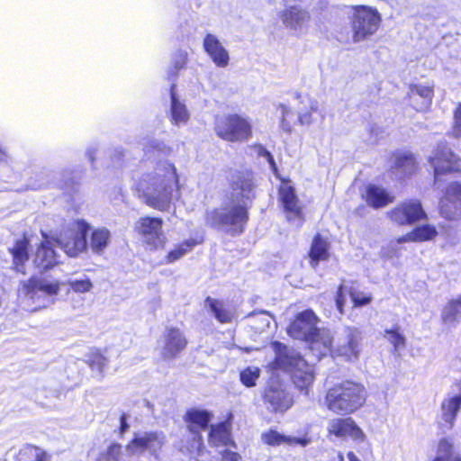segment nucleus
<instances>
[{
    "label": "nucleus",
    "mask_w": 461,
    "mask_h": 461,
    "mask_svg": "<svg viewBox=\"0 0 461 461\" xmlns=\"http://www.w3.org/2000/svg\"><path fill=\"white\" fill-rule=\"evenodd\" d=\"M140 226L138 227L139 232L144 233V219H140L139 222Z\"/></svg>",
    "instance_id": "338daca9"
},
{
    "label": "nucleus",
    "mask_w": 461,
    "mask_h": 461,
    "mask_svg": "<svg viewBox=\"0 0 461 461\" xmlns=\"http://www.w3.org/2000/svg\"><path fill=\"white\" fill-rule=\"evenodd\" d=\"M255 151L259 157L265 158L267 160H268L270 158L273 157V155L268 151L263 145L258 144L255 146Z\"/></svg>",
    "instance_id": "bf43d9fd"
},
{
    "label": "nucleus",
    "mask_w": 461,
    "mask_h": 461,
    "mask_svg": "<svg viewBox=\"0 0 461 461\" xmlns=\"http://www.w3.org/2000/svg\"><path fill=\"white\" fill-rule=\"evenodd\" d=\"M230 199L249 207L256 196V184L251 171L235 172L230 180Z\"/></svg>",
    "instance_id": "f8f14e48"
},
{
    "label": "nucleus",
    "mask_w": 461,
    "mask_h": 461,
    "mask_svg": "<svg viewBox=\"0 0 461 461\" xmlns=\"http://www.w3.org/2000/svg\"><path fill=\"white\" fill-rule=\"evenodd\" d=\"M67 285L77 294L89 293L94 287L92 281L88 277L83 279H68Z\"/></svg>",
    "instance_id": "c03bdc74"
},
{
    "label": "nucleus",
    "mask_w": 461,
    "mask_h": 461,
    "mask_svg": "<svg viewBox=\"0 0 461 461\" xmlns=\"http://www.w3.org/2000/svg\"><path fill=\"white\" fill-rule=\"evenodd\" d=\"M42 234L45 240L38 246L33 258V264L41 270H48L55 267L59 263V259L53 249L54 239L49 240L44 233Z\"/></svg>",
    "instance_id": "aec40b11"
},
{
    "label": "nucleus",
    "mask_w": 461,
    "mask_h": 461,
    "mask_svg": "<svg viewBox=\"0 0 461 461\" xmlns=\"http://www.w3.org/2000/svg\"><path fill=\"white\" fill-rule=\"evenodd\" d=\"M121 455V445L113 443L109 446L105 453L101 455L99 461H119Z\"/></svg>",
    "instance_id": "8fccbe9b"
},
{
    "label": "nucleus",
    "mask_w": 461,
    "mask_h": 461,
    "mask_svg": "<svg viewBox=\"0 0 461 461\" xmlns=\"http://www.w3.org/2000/svg\"><path fill=\"white\" fill-rule=\"evenodd\" d=\"M260 369L257 366H248L240 373V380L246 387H253L260 376Z\"/></svg>",
    "instance_id": "79ce46f5"
},
{
    "label": "nucleus",
    "mask_w": 461,
    "mask_h": 461,
    "mask_svg": "<svg viewBox=\"0 0 461 461\" xmlns=\"http://www.w3.org/2000/svg\"><path fill=\"white\" fill-rule=\"evenodd\" d=\"M145 406H146V409H147V408H148V409H152V407H153V406H152L149 402H147V401H146ZM151 411H153V410H151Z\"/></svg>",
    "instance_id": "774afa93"
},
{
    "label": "nucleus",
    "mask_w": 461,
    "mask_h": 461,
    "mask_svg": "<svg viewBox=\"0 0 461 461\" xmlns=\"http://www.w3.org/2000/svg\"><path fill=\"white\" fill-rule=\"evenodd\" d=\"M214 130L220 138L230 142L245 140L251 135L250 122L238 114L216 117Z\"/></svg>",
    "instance_id": "6e6552de"
},
{
    "label": "nucleus",
    "mask_w": 461,
    "mask_h": 461,
    "mask_svg": "<svg viewBox=\"0 0 461 461\" xmlns=\"http://www.w3.org/2000/svg\"><path fill=\"white\" fill-rule=\"evenodd\" d=\"M276 357L272 363L274 369H281L290 373L291 379L299 389L307 388L314 381V368L294 350L288 348L280 342L273 344Z\"/></svg>",
    "instance_id": "20e7f679"
},
{
    "label": "nucleus",
    "mask_w": 461,
    "mask_h": 461,
    "mask_svg": "<svg viewBox=\"0 0 461 461\" xmlns=\"http://www.w3.org/2000/svg\"><path fill=\"white\" fill-rule=\"evenodd\" d=\"M349 296L355 307H362L372 302V295L364 292L350 289Z\"/></svg>",
    "instance_id": "49530a36"
},
{
    "label": "nucleus",
    "mask_w": 461,
    "mask_h": 461,
    "mask_svg": "<svg viewBox=\"0 0 461 461\" xmlns=\"http://www.w3.org/2000/svg\"><path fill=\"white\" fill-rule=\"evenodd\" d=\"M249 206L233 200L221 207L206 212L205 222L208 226L224 230L231 236L241 234L249 221Z\"/></svg>",
    "instance_id": "39448f33"
},
{
    "label": "nucleus",
    "mask_w": 461,
    "mask_h": 461,
    "mask_svg": "<svg viewBox=\"0 0 461 461\" xmlns=\"http://www.w3.org/2000/svg\"><path fill=\"white\" fill-rule=\"evenodd\" d=\"M203 49L217 67L225 68L228 66L230 61L229 52L215 35L211 33L205 35Z\"/></svg>",
    "instance_id": "412c9836"
},
{
    "label": "nucleus",
    "mask_w": 461,
    "mask_h": 461,
    "mask_svg": "<svg viewBox=\"0 0 461 461\" xmlns=\"http://www.w3.org/2000/svg\"><path fill=\"white\" fill-rule=\"evenodd\" d=\"M317 108H318L317 102L314 100H310V110L312 112H315V111H317Z\"/></svg>",
    "instance_id": "0e129e2a"
},
{
    "label": "nucleus",
    "mask_w": 461,
    "mask_h": 461,
    "mask_svg": "<svg viewBox=\"0 0 461 461\" xmlns=\"http://www.w3.org/2000/svg\"><path fill=\"white\" fill-rule=\"evenodd\" d=\"M132 421H133V418L129 414L123 413L120 417L119 432L122 436L124 435L129 430V429L132 425Z\"/></svg>",
    "instance_id": "603ef678"
},
{
    "label": "nucleus",
    "mask_w": 461,
    "mask_h": 461,
    "mask_svg": "<svg viewBox=\"0 0 461 461\" xmlns=\"http://www.w3.org/2000/svg\"><path fill=\"white\" fill-rule=\"evenodd\" d=\"M366 201L368 205L377 209L393 202V197L384 188L375 185H369L366 190Z\"/></svg>",
    "instance_id": "c756f323"
},
{
    "label": "nucleus",
    "mask_w": 461,
    "mask_h": 461,
    "mask_svg": "<svg viewBox=\"0 0 461 461\" xmlns=\"http://www.w3.org/2000/svg\"><path fill=\"white\" fill-rule=\"evenodd\" d=\"M267 162H268L270 168L273 171L274 175L277 176L278 168H277L276 163L274 159V157L270 158L267 160Z\"/></svg>",
    "instance_id": "052dcab7"
},
{
    "label": "nucleus",
    "mask_w": 461,
    "mask_h": 461,
    "mask_svg": "<svg viewBox=\"0 0 461 461\" xmlns=\"http://www.w3.org/2000/svg\"><path fill=\"white\" fill-rule=\"evenodd\" d=\"M256 316L262 317L260 319L261 324L257 327L259 330H265L267 328L270 326V321L273 319L272 315H270L267 311H259V312H252L248 315V318H254Z\"/></svg>",
    "instance_id": "3c124183"
},
{
    "label": "nucleus",
    "mask_w": 461,
    "mask_h": 461,
    "mask_svg": "<svg viewBox=\"0 0 461 461\" xmlns=\"http://www.w3.org/2000/svg\"><path fill=\"white\" fill-rule=\"evenodd\" d=\"M94 153H95V150H94V149H88L86 150V155H87V157L89 158V159H90L91 161H94V159H95V158H94Z\"/></svg>",
    "instance_id": "69168bd1"
},
{
    "label": "nucleus",
    "mask_w": 461,
    "mask_h": 461,
    "mask_svg": "<svg viewBox=\"0 0 461 461\" xmlns=\"http://www.w3.org/2000/svg\"><path fill=\"white\" fill-rule=\"evenodd\" d=\"M297 122L301 125H311L312 123V116L311 113H298Z\"/></svg>",
    "instance_id": "4d7b16f0"
},
{
    "label": "nucleus",
    "mask_w": 461,
    "mask_h": 461,
    "mask_svg": "<svg viewBox=\"0 0 461 461\" xmlns=\"http://www.w3.org/2000/svg\"><path fill=\"white\" fill-rule=\"evenodd\" d=\"M16 461H48V456L41 448L27 446L19 451Z\"/></svg>",
    "instance_id": "e433bc0d"
},
{
    "label": "nucleus",
    "mask_w": 461,
    "mask_h": 461,
    "mask_svg": "<svg viewBox=\"0 0 461 461\" xmlns=\"http://www.w3.org/2000/svg\"><path fill=\"white\" fill-rule=\"evenodd\" d=\"M437 235V230L434 226L424 224L415 228L412 231L399 238L397 243L402 244L407 241H424L434 238Z\"/></svg>",
    "instance_id": "2f4dec72"
},
{
    "label": "nucleus",
    "mask_w": 461,
    "mask_h": 461,
    "mask_svg": "<svg viewBox=\"0 0 461 461\" xmlns=\"http://www.w3.org/2000/svg\"><path fill=\"white\" fill-rule=\"evenodd\" d=\"M126 455L140 456L144 453V438L135 437L126 447Z\"/></svg>",
    "instance_id": "a18cd8bd"
},
{
    "label": "nucleus",
    "mask_w": 461,
    "mask_h": 461,
    "mask_svg": "<svg viewBox=\"0 0 461 461\" xmlns=\"http://www.w3.org/2000/svg\"><path fill=\"white\" fill-rule=\"evenodd\" d=\"M161 354L165 359H173L186 347L187 339L182 330L177 328H167L162 336Z\"/></svg>",
    "instance_id": "a211bd4d"
},
{
    "label": "nucleus",
    "mask_w": 461,
    "mask_h": 461,
    "mask_svg": "<svg viewBox=\"0 0 461 461\" xmlns=\"http://www.w3.org/2000/svg\"><path fill=\"white\" fill-rule=\"evenodd\" d=\"M461 410V382L456 383L440 405L442 427L451 429Z\"/></svg>",
    "instance_id": "2eb2a0df"
},
{
    "label": "nucleus",
    "mask_w": 461,
    "mask_h": 461,
    "mask_svg": "<svg viewBox=\"0 0 461 461\" xmlns=\"http://www.w3.org/2000/svg\"><path fill=\"white\" fill-rule=\"evenodd\" d=\"M384 338L393 346L394 351H399L405 347V338L399 331V328L385 330Z\"/></svg>",
    "instance_id": "37998d69"
},
{
    "label": "nucleus",
    "mask_w": 461,
    "mask_h": 461,
    "mask_svg": "<svg viewBox=\"0 0 461 461\" xmlns=\"http://www.w3.org/2000/svg\"><path fill=\"white\" fill-rule=\"evenodd\" d=\"M282 18L287 27L294 31H302L308 24L310 14L300 5H290L284 11Z\"/></svg>",
    "instance_id": "5701e85b"
},
{
    "label": "nucleus",
    "mask_w": 461,
    "mask_h": 461,
    "mask_svg": "<svg viewBox=\"0 0 461 461\" xmlns=\"http://www.w3.org/2000/svg\"><path fill=\"white\" fill-rule=\"evenodd\" d=\"M433 461H461L454 456L453 445L447 438H442L438 446L437 456Z\"/></svg>",
    "instance_id": "4c0bfd02"
},
{
    "label": "nucleus",
    "mask_w": 461,
    "mask_h": 461,
    "mask_svg": "<svg viewBox=\"0 0 461 461\" xmlns=\"http://www.w3.org/2000/svg\"><path fill=\"white\" fill-rule=\"evenodd\" d=\"M62 283L55 278L32 276L21 283L19 296L32 312L45 309L56 303Z\"/></svg>",
    "instance_id": "7ed1b4c3"
},
{
    "label": "nucleus",
    "mask_w": 461,
    "mask_h": 461,
    "mask_svg": "<svg viewBox=\"0 0 461 461\" xmlns=\"http://www.w3.org/2000/svg\"><path fill=\"white\" fill-rule=\"evenodd\" d=\"M261 441L270 447H278L283 443L288 445H300L301 447H306L312 443L311 438L305 434L303 437H291L281 434L276 429H269L261 434Z\"/></svg>",
    "instance_id": "4be33fe9"
},
{
    "label": "nucleus",
    "mask_w": 461,
    "mask_h": 461,
    "mask_svg": "<svg viewBox=\"0 0 461 461\" xmlns=\"http://www.w3.org/2000/svg\"><path fill=\"white\" fill-rule=\"evenodd\" d=\"M175 87V83H172L170 86V114L173 123L178 126L182 123H186L189 120L190 114L185 104L182 102L176 94Z\"/></svg>",
    "instance_id": "bb28decb"
},
{
    "label": "nucleus",
    "mask_w": 461,
    "mask_h": 461,
    "mask_svg": "<svg viewBox=\"0 0 461 461\" xmlns=\"http://www.w3.org/2000/svg\"><path fill=\"white\" fill-rule=\"evenodd\" d=\"M387 214L393 221L400 225L411 224L426 218V212L419 200H409L402 203L388 212Z\"/></svg>",
    "instance_id": "dca6fc26"
},
{
    "label": "nucleus",
    "mask_w": 461,
    "mask_h": 461,
    "mask_svg": "<svg viewBox=\"0 0 461 461\" xmlns=\"http://www.w3.org/2000/svg\"><path fill=\"white\" fill-rule=\"evenodd\" d=\"M149 149H152L154 151L156 150L159 153H162L163 155H167L170 152V148H168L163 142L153 141L149 143Z\"/></svg>",
    "instance_id": "6e6d98bb"
},
{
    "label": "nucleus",
    "mask_w": 461,
    "mask_h": 461,
    "mask_svg": "<svg viewBox=\"0 0 461 461\" xmlns=\"http://www.w3.org/2000/svg\"><path fill=\"white\" fill-rule=\"evenodd\" d=\"M394 169L399 172L396 175L399 178H402L407 175H410L415 170V158L411 153H402L397 155L394 160Z\"/></svg>",
    "instance_id": "72a5a7b5"
},
{
    "label": "nucleus",
    "mask_w": 461,
    "mask_h": 461,
    "mask_svg": "<svg viewBox=\"0 0 461 461\" xmlns=\"http://www.w3.org/2000/svg\"><path fill=\"white\" fill-rule=\"evenodd\" d=\"M165 442V435L162 432L146 433V450L148 449L155 458H158V451L161 449Z\"/></svg>",
    "instance_id": "ea45409f"
},
{
    "label": "nucleus",
    "mask_w": 461,
    "mask_h": 461,
    "mask_svg": "<svg viewBox=\"0 0 461 461\" xmlns=\"http://www.w3.org/2000/svg\"><path fill=\"white\" fill-rule=\"evenodd\" d=\"M54 173L41 169L36 171L32 176L30 177L28 186L32 189L37 190L49 186L52 183Z\"/></svg>",
    "instance_id": "f704fd0d"
},
{
    "label": "nucleus",
    "mask_w": 461,
    "mask_h": 461,
    "mask_svg": "<svg viewBox=\"0 0 461 461\" xmlns=\"http://www.w3.org/2000/svg\"><path fill=\"white\" fill-rule=\"evenodd\" d=\"M347 456L348 461H360L359 458L353 452H348Z\"/></svg>",
    "instance_id": "e2e57ef3"
},
{
    "label": "nucleus",
    "mask_w": 461,
    "mask_h": 461,
    "mask_svg": "<svg viewBox=\"0 0 461 461\" xmlns=\"http://www.w3.org/2000/svg\"><path fill=\"white\" fill-rule=\"evenodd\" d=\"M197 242L194 240H187L177 248L168 252L166 257V263H173L185 255Z\"/></svg>",
    "instance_id": "a19ab883"
},
{
    "label": "nucleus",
    "mask_w": 461,
    "mask_h": 461,
    "mask_svg": "<svg viewBox=\"0 0 461 461\" xmlns=\"http://www.w3.org/2000/svg\"><path fill=\"white\" fill-rule=\"evenodd\" d=\"M361 340L362 336L358 329L347 327L338 339L336 348L332 349L331 345L329 353L343 357L347 360L357 358L361 351Z\"/></svg>",
    "instance_id": "4468645a"
},
{
    "label": "nucleus",
    "mask_w": 461,
    "mask_h": 461,
    "mask_svg": "<svg viewBox=\"0 0 461 461\" xmlns=\"http://www.w3.org/2000/svg\"><path fill=\"white\" fill-rule=\"evenodd\" d=\"M366 397V393L363 385L345 381L334 384L327 391L324 403L334 413L349 414L365 403Z\"/></svg>",
    "instance_id": "423d86ee"
},
{
    "label": "nucleus",
    "mask_w": 461,
    "mask_h": 461,
    "mask_svg": "<svg viewBox=\"0 0 461 461\" xmlns=\"http://www.w3.org/2000/svg\"><path fill=\"white\" fill-rule=\"evenodd\" d=\"M29 240L24 237L17 240L15 244L9 249L13 256V263L18 272L25 274L24 264L29 259Z\"/></svg>",
    "instance_id": "c85d7f7f"
},
{
    "label": "nucleus",
    "mask_w": 461,
    "mask_h": 461,
    "mask_svg": "<svg viewBox=\"0 0 461 461\" xmlns=\"http://www.w3.org/2000/svg\"><path fill=\"white\" fill-rule=\"evenodd\" d=\"M455 122L453 126V135L456 138L461 137V104L458 105L454 115Z\"/></svg>",
    "instance_id": "864d4df0"
},
{
    "label": "nucleus",
    "mask_w": 461,
    "mask_h": 461,
    "mask_svg": "<svg viewBox=\"0 0 461 461\" xmlns=\"http://www.w3.org/2000/svg\"><path fill=\"white\" fill-rule=\"evenodd\" d=\"M327 430L329 434L337 438H350L353 440L362 442L365 434L351 418H335L329 421Z\"/></svg>",
    "instance_id": "f3484780"
},
{
    "label": "nucleus",
    "mask_w": 461,
    "mask_h": 461,
    "mask_svg": "<svg viewBox=\"0 0 461 461\" xmlns=\"http://www.w3.org/2000/svg\"><path fill=\"white\" fill-rule=\"evenodd\" d=\"M461 160L445 143L438 144L429 163L434 169V185L437 189L445 190L439 202L443 217L448 220L461 218V184L452 181L447 187L443 183L461 170Z\"/></svg>",
    "instance_id": "f257e3e1"
},
{
    "label": "nucleus",
    "mask_w": 461,
    "mask_h": 461,
    "mask_svg": "<svg viewBox=\"0 0 461 461\" xmlns=\"http://www.w3.org/2000/svg\"><path fill=\"white\" fill-rule=\"evenodd\" d=\"M289 180L282 179V185L278 189L280 201L283 207L287 213L288 221L297 220V225L302 224V210L298 205V198L295 194V189L291 185Z\"/></svg>",
    "instance_id": "6ab92c4d"
},
{
    "label": "nucleus",
    "mask_w": 461,
    "mask_h": 461,
    "mask_svg": "<svg viewBox=\"0 0 461 461\" xmlns=\"http://www.w3.org/2000/svg\"><path fill=\"white\" fill-rule=\"evenodd\" d=\"M263 397L265 402L268 404L267 409L272 411L284 412L293 405L292 395L277 378H271Z\"/></svg>",
    "instance_id": "ddd939ff"
},
{
    "label": "nucleus",
    "mask_w": 461,
    "mask_h": 461,
    "mask_svg": "<svg viewBox=\"0 0 461 461\" xmlns=\"http://www.w3.org/2000/svg\"><path fill=\"white\" fill-rule=\"evenodd\" d=\"M352 8L353 41L359 42L368 39L377 31L381 18L376 10L368 6L355 5Z\"/></svg>",
    "instance_id": "1a4fd4ad"
},
{
    "label": "nucleus",
    "mask_w": 461,
    "mask_h": 461,
    "mask_svg": "<svg viewBox=\"0 0 461 461\" xmlns=\"http://www.w3.org/2000/svg\"><path fill=\"white\" fill-rule=\"evenodd\" d=\"M162 220L160 218L146 217V245L152 249L162 248L166 237L161 230Z\"/></svg>",
    "instance_id": "393cba45"
},
{
    "label": "nucleus",
    "mask_w": 461,
    "mask_h": 461,
    "mask_svg": "<svg viewBox=\"0 0 461 461\" xmlns=\"http://www.w3.org/2000/svg\"><path fill=\"white\" fill-rule=\"evenodd\" d=\"M112 240L111 231L105 227L95 229L90 235L89 248L95 255H103Z\"/></svg>",
    "instance_id": "cd10ccee"
},
{
    "label": "nucleus",
    "mask_w": 461,
    "mask_h": 461,
    "mask_svg": "<svg viewBox=\"0 0 461 461\" xmlns=\"http://www.w3.org/2000/svg\"><path fill=\"white\" fill-rule=\"evenodd\" d=\"M212 417V415L210 411L196 408L190 409L185 412L184 420L191 434V452L196 451L200 455L203 446V436L200 430L208 428Z\"/></svg>",
    "instance_id": "9b49d317"
},
{
    "label": "nucleus",
    "mask_w": 461,
    "mask_h": 461,
    "mask_svg": "<svg viewBox=\"0 0 461 461\" xmlns=\"http://www.w3.org/2000/svg\"><path fill=\"white\" fill-rule=\"evenodd\" d=\"M433 97V89L429 86L420 84L412 85L410 87L409 98L413 108L418 112L429 109Z\"/></svg>",
    "instance_id": "b1692460"
},
{
    "label": "nucleus",
    "mask_w": 461,
    "mask_h": 461,
    "mask_svg": "<svg viewBox=\"0 0 461 461\" xmlns=\"http://www.w3.org/2000/svg\"><path fill=\"white\" fill-rule=\"evenodd\" d=\"M187 54L185 50H178L172 58V65L167 70V77L169 81L176 79L178 71L183 69L186 65Z\"/></svg>",
    "instance_id": "c9c22d12"
},
{
    "label": "nucleus",
    "mask_w": 461,
    "mask_h": 461,
    "mask_svg": "<svg viewBox=\"0 0 461 461\" xmlns=\"http://www.w3.org/2000/svg\"><path fill=\"white\" fill-rule=\"evenodd\" d=\"M328 249L327 241L320 234H317L312 240L309 252L310 264L313 268L318 266L319 261L328 259Z\"/></svg>",
    "instance_id": "7c9ffc66"
},
{
    "label": "nucleus",
    "mask_w": 461,
    "mask_h": 461,
    "mask_svg": "<svg viewBox=\"0 0 461 461\" xmlns=\"http://www.w3.org/2000/svg\"><path fill=\"white\" fill-rule=\"evenodd\" d=\"M279 108L281 110V119H280V127L281 129L287 132H292V123L288 120L289 117L293 114L291 108L286 106L285 104H280Z\"/></svg>",
    "instance_id": "de8ad7c7"
},
{
    "label": "nucleus",
    "mask_w": 461,
    "mask_h": 461,
    "mask_svg": "<svg viewBox=\"0 0 461 461\" xmlns=\"http://www.w3.org/2000/svg\"><path fill=\"white\" fill-rule=\"evenodd\" d=\"M157 177L146 188V204L164 211L169 207L174 186L177 183L176 169L171 163H165V173Z\"/></svg>",
    "instance_id": "0eeeda50"
},
{
    "label": "nucleus",
    "mask_w": 461,
    "mask_h": 461,
    "mask_svg": "<svg viewBox=\"0 0 461 461\" xmlns=\"http://www.w3.org/2000/svg\"><path fill=\"white\" fill-rule=\"evenodd\" d=\"M221 456L222 461H240L241 458L240 454L231 450H224Z\"/></svg>",
    "instance_id": "13d9d810"
},
{
    "label": "nucleus",
    "mask_w": 461,
    "mask_h": 461,
    "mask_svg": "<svg viewBox=\"0 0 461 461\" xmlns=\"http://www.w3.org/2000/svg\"><path fill=\"white\" fill-rule=\"evenodd\" d=\"M75 228L76 230L66 231L53 240L70 258H77L87 248L86 236L90 229L89 224L83 220H78L75 222Z\"/></svg>",
    "instance_id": "9d476101"
},
{
    "label": "nucleus",
    "mask_w": 461,
    "mask_h": 461,
    "mask_svg": "<svg viewBox=\"0 0 461 461\" xmlns=\"http://www.w3.org/2000/svg\"><path fill=\"white\" fill-rule=\"evenodd\" d=\"M7 160V154L6 152L0 149V163L5 162Z\"/></svg>",
    "instance_id": "680f3d73"
},
{
    "label": "nucleus",
    "mask_w": 461,
    "mask_h": 461,
    "mask_svg": "<svg viewBox=\"0 0 461 461\" xmlns=\"http://www.w3.org/2000/svg\"><path fill=\"white\" fill-rule=\"evenodd\" d=\"M345 300L346 299H345V295L343 294V286L340 285L337 291V294H336V298H335L336 307L340 314H343V307L345 304Z\"/></svg>",
    "instance_id": "5fc2aeb1"
},
{
    "label": "nucleus",
    "mask_w": 461,
    "mask_h": 461,
    "mask_svg": "<svg viewBox=\"0 0 461 461\" xmlns=\"http://www.w3.org/2000/svg\"><path fill=\"white\" fill-rule=\"evenodd\" d=\"M461 316V296L447 305L442 312L445 323H454Z\"/></svg>",
    "instance_id": "58836bf2"
},
{
    "label": "nucleus",
    "mask_w": 461,
    "mask_h": 461,
    "mask_svg": "<svg viewBox=\"0 0 461 461\" xmlns=\"http://www.w3.org/2000/svg\"><path fill=\"white\" fill-rule=\"evenodd\" d=\"M107 364V359L101 353L95 352L88 359L89 366L99 373H102Z\"/></svg>",
    "instance_id": "09e8293b"
},
{
    "label": "nucleus",
    "mask_w": 461,
    "mask_h": 461,
    "mask_svg": "<svg viewBox=\"0 0 461 461\" xmlns=\"http://www.w3.org/2000/svg\"><path fill=\"white\" fill-rule=\"evenodd\" d=\"M204 303L219 322L230 323L232 321L233 313L229 309L225 308L221 301L208 296Z\"/></svg>",
    "instance_id": "473e14b6"
},
{
    "label": "nucleus",
    "mask_w": 461,
    "mask_h": 461,
    "mask_svg": "<svg viewBox=\"0 0 461 461\" xmlns=\"http://www.w3.org/2000/svg\"><path fill=\"white\" fill-rule=\"evenodd\" d=\"M318 318L312 310L299 312L287 329L288 334L310 344V350L319 359L330 351L332 336L329 330L317 327Z\"/></svg>",
    "instance_id": "f03ea898"
},
{
    "label": "nucleus",
    "mask_w": 461,
    "mask_h": 461,
    "mask_svg": "<svg viewBox=\"0 0 461 461\" xmlns=\"http://www.w3.org/2000/svg\"><path fill=\"white\" fill-rule=\"evenodd\" d=\"M209 442L213 446H232L236 447L231 438L230 421L220 422L212 425L209 432Z\"/></svg>",
    "instance_id": "a878e982"
}]
</instances>
